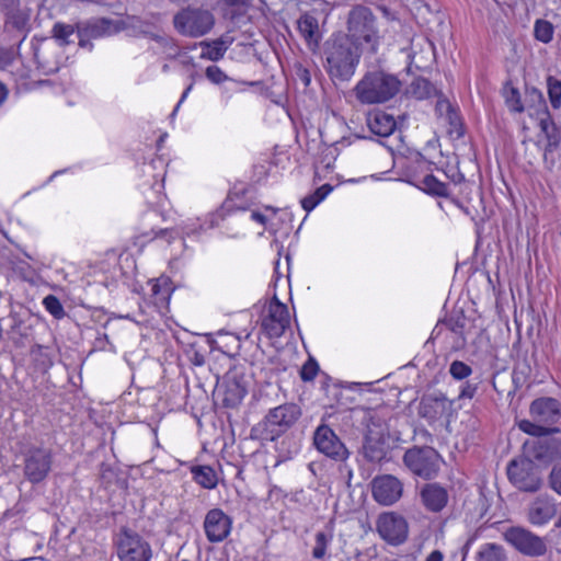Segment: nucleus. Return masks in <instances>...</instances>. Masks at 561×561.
<instances>
[{"label":"nucleus","instance_id":"nucleus-25","mask_svg":"<svg viewBox=\"0 0 561 561\" xmlns=\"http://www.w3.org/2000/svg\"><path fill=\"white\" fill-rule=\"evenodd\" d=\"M232 43L233 38L228 35L220 36L213 41H203L198 44L202 48L201 58L210 61H218L224 58Z\"/></svg>","mask_w":561,"mask_h":561},{"label":"nucleus","instance_id":"nucleus-57","mask_svg":"<svg viewBox=\"0 0 561 561\" xmlns=\"http://www.w3.org/2000/svg\"><path fill=\"white\" fill-rule=\"evenodd\" d=\"M478 533H476L473 536H471L466 543L463 545L461 551H462V558L465 559L469 552L470 546L473 542V540L477 538Z\"/></svg>","mask_w":561,"mask_h":561},{"label":"nucleus","instance_id":"nucleus-15","mask_svg":"<svg viewBox=\"0 0 561 561\" xmlns=\"http://www.w3.org/2000/svg\"><path fill=\"white\" fill-rule=\"evenodd\" d=\"M504 538L527 557H540L547 551L543 539L526 528H507Z\"/></svg>","mask_w":561,"mask_h":561},{"label":"nucleus","instance_id":"nucleus-38","mask_svg":"<svg viewBox=\"0 0 561 561\" xmlns=\"http://www.w3.org/2000/svg\"><path fill=\"white\" fill-rule=\"evenodd\" d=\"M232 519L220 508L210 510L203 526H231Z\"/></svg>","mask_w":561,"mask_h":561},{"label":"nucleus","instance_id":"nucleus-59","mask_svg":"<svg viewBox=\"0 0 561 561\" xmlns=\"http://www.w3.org/2000/svg\"><path fill=\"white\" fill-rule=\"evenodd\" d=\"M158 211L157 210H149L145 214L144 219L148 222L152 221L153 219L158 218Z\"/></svg>","mask_w":561,"mask_h":561},{"label":"nucleus","instance_id":"nucleus-11","mask_svg":"<svg viewBox=\"0 0 561 561\" xmlns=\"http://www.w3.org/2000/svg\"><path fill=\"white\" fill-rule=\"evenodd\" d=\"M507 477L516 488L527 492H536L542 482L538 467L527 455L508 463Z\"/></svg>","mask_w":561,"mask_h":561},{"label":"nucleus","instance_id":"nucleus-9","mask_svg":"<svg viewBox=\"0 0 561 561\" xmlns=\"http://www.w3.org/2000/svg\"><path fill=\"white\" fill-rule=\"evenodd\" d=\"M114 543L121 561H150L152 557L149 542L133 528H122Z\"/></svg>","mask_w":561,"mask_h":561},{"label":"nucleus","instance_id":"nucleus-62","mask_svg":"<svg viewBox=\"0 0 561 561\" xmlns=\"http://www.w3.org/2000/svg\"><path fill=\"white\" fill-rule=\"evenodd\" d=\"M194 364L195 365H203L204 364V357L202 355H195V358H194Z\"/></svg>","mask_w":561,"mask_h":561},{"label":"nucleus","instance_id":"nucleus-37","mask_svg":"<svg viewBox=\"0 0 561 561\" xmlns=\"http://www.w3.org/2000/svg\"><path fill=\"white\" fill-rule=\"evenodd\" d=\"M547 92L552 108L559 110L561 107V80L549 76L547 78Z\"/></svg>","mask_w":561,"mask_h":561},{"label":"nucleus","instance_id":"nucleus-49","mask_svg":"<svg viewBox=\"0 0 561 561\" xmlns=\"http://www.w3.org/2000/svg\"><path fill=\"white\" fill-rule=\"evenodd\" d=\"M550 488L559 495H561V465L552 468L549 476Z\"/></svg>","mask_w":561,"mask_h":561},{"label":"nucleus","instance_id":"nucleus-54","mask_svg":"<svg viewBox=\"0 0 561 561\" xmlns=\"http://www.w3.org/2000/svg\"><path fill=\"white\" fill-rule=\"evenodd\" d=\"M23 510V504L22 503H18L15 507L13 508H10L5 513H4V522H11V518L14 517L15 515L20 514Z\"/></svg>","mask_w":561,"mask_h":561},{"label":"nucleus","instance_id":"nucleus-4","mask_svg":"<svg viewBox=\"0 0 561 561\" xmlns=\"http://www.w3.org/2000/svg\"><path fill=\"white\" fill-rule=\"evenodd\" d=\"M401 89L397 76L383 70H373L364 75L354 88L355 96L362 104L385 103L394 98Z\"/></svg>","mask_w":561,"mask_h":561},{"label":"nucleus","instance_id":"nucleus-14","mask_svg":"<svg viewBox=\"0 0 561 561\" xmlns=\"http://www.w3.org/2000/svg\"><path fill=\"white\" fill-rule=\"evenodd\" d=\"M524 453L540 465L548 466L561 460V439L556 437H537L524 444Z\"/></svg>","mask_w":561,"mask_h":561},{"label":"nucleus","instance_id":"nucleus-27","mask_svg":"<svg viewBox=\"0 0 561 561\" xmlns=\"http://www.w3.org/2000/svg\"><path fill=\"white\" fill-rule=\"evenodd\" d=\"M298 31L301 37L306 41L310 49H316L319 46L321 34L317 18L311 14H304L299 18Z\"/></svg>","mask_w":561,"mask_h":561},{"label":"nucleus","instance_id":"nucleus-28","mask_svg":"<svg viewBox=\"0 0 561 561\" xmlns=\"http://www.w3.org/2000/svg\"><path fill=\"white\" fill-rule=\"evenodd\" d=\"M421 496L424 505L433 512L443 510L448 501L447 491L436 483L427 484L422 490Z\"/></svg>","mask_w":561,"mask_h":561},{"label":"nucleus","instance_id":"nucleus-43","mask_svg":"<svg viewBox=\"0 0 561 561\" xmlns=\"http://www.w3.org/2000/svg\"><path fill=\"white\" fill-rule=\"evenodd\" d=\"M154 41L165 49L167 58L172 59L178 56L179 48L172 38L164 35H154Z\"/></svg>","mask_w":561,"mask_h":561},{"label":"nucleus","instance_id":"nucleus-34","mask_svg":"<svg viewBox=\"0 0 561 561\" xmlns=\"http://www.w3.org/2000/svg\"><path fill=\"white\" fill-rule=\"evenodd\" d=\"M379 536L392 546H399L408 539V528H376Z\"/></svg>","mask_w":561,"mask_h":561},{"label":"nucleus","instance_id":"nucleus-17","mask_svg":"<svg viewBox=\"0 0 561 561\" xmlns=\"http://www.w3.org/2000/svg\"><path fill=\"white\" fill-rule=\"evenodd\" d=\"M300 410L296 404H282L272 409L265 417V427L272 437L287 431L299 417Z\"/></svg>","mask_w":561,"mask_h":561},{"label":"nucleus","instance_id":"nucleus-20","mask_svg":"<svg viewBox=\"0 0 561 561\" xmlns=\"http://www.w3.org/2000/svg\"><path fill=\"white\" fill-rule=\"evenodd\" d=\"M167 161L163 157L157 156L150 162L144 163L141 172L145 178H148L144 185H149L150 190L156 196L157 203L160 202L162 191L164 188Z\"/></svg>","mask_w":561,"mask_h":561},{"label":"nucleus","instance_id":"nucleus-3","mask_svg":"<svg viewBox=\"0 0 561 561\" xmlns=\"http://www.w3.org/2000/svg\"><path fill=\"white\" fill-rule=\"evenodd\" d=\"M354 46L370 54L377 53L381 36L377 26V18L363 4L354 5L346 20V33L342 34Z\"/></svg>","mask_w":561,"mask_h":561},{"label":"nucleus","instance_id":"nucleus-45","mask_svg":"<svg viewBox=\"0 0 561 561\" xmlns=\"http://www.w3.org/2000/svg\"><path fill=\"white\" fill-rule=\"evenodd\" d=\"M377 526H407V522L396 513H383L379 516Z\"/></svg>","mask_w":561,"mask_h":561},{"label":"nucleus","instance_id":"nucleus-29","mask_svg":"<svg viewBox=\"0 0 561 561\" xmlns=\"http://www.w3.org/2000/svg\"><path fill=\"white\" fill-rule=\"evenodd\" d=\"M211 347L228 356H236L241 347V337L234 333L219 331L211 341Z\"/></svg>","mask_w":561,"mask_h":561},{"label":"nucleus","instance_id":"nucleus-33","mask_svg":"<svg viewBox=\"0 0 561 561\" xmlns=\"http://www.w3.org/2000/svg\"><path fill=\"white\" fill-rule=\"evenodd\" d=\"M477 561H507V556L502 546L485 543L479 550Z\"/></svg>","mask_w":561,"mask_h":561},{"label":"nucleus","instance_id":"nucleus-40","mask_svg":"<svg viewBox=\"0 0 561 561\" xmlns=\"http://www.w3.org/2000/svg\"><path fill=\"white\" fill-rule=\"evenodd\" d=\"M433 85L431 82L423 78L415 79L411 84V93L419 100H424L431 96Z\"/></svg>","mask_w":561,"mask_h":561},{"label":"nucleus","instance_id":"nucleus-36","mask_svg":"<svg viewBox=\"0 0 561 561\" xmlns=\"http://www.w3.org/2000/svg\"><path fill=\"white\" fill-rule=\"evenodd\" d=\"M31 356H32L33 362L36 365V368L39 371L45 373L53 365V359L50 357V353L47 347L37 346V347L33 348Z\"/></svg>","mask_w":561,"mask_h":561},{"label":"nucleus","instance_id":"nucleus-31","mask_svg":"<svg viewBox=\"0 0 561 561\" xmlns=\"http://www.w3.org/2000/svg\"><path fill=\"white\" fill-rule=\"evenodd\" d=\"M416 186L427 194L436 196H447L449 187L446 183L437 180L434 175L427 174L422 178Z\"/></svg>","mask_w":561,"mask_h":561},{"label":"nucleus","instance_id":"nucleus-10","mask_svg":"<svg viewBox=\"0 0 561 561\" xmlns=\"http://www.w3.org/2000/svg\"><path fill=\"white\" fill-rule=\"evenodd\" d=\"M250 219L263 227L275 239L287 236L291 229V216L286 208L263 206L251 209Z\"/></svg>","mask_w":561,"mask_h":561},{"label":"nucleus","instance_id":"nucleus-35","mask_svg":"<svg viewBox=\"0 0 561 561\" xmlns=\"http://www.w3.org/2000/svg\"><path fill=\"white\" fill-rule=\"evenodd\" d=\"M554 27L551 22L538 19L534 25V36L538 42L549 44L553 38Z\"/></svg>","mask_w":561,"mask_h":561},{"label":"nucleus","instance_id":"nucleus-41","mask_svg":"<svg viewBox=\"0 0 561 561\" xmlns=\"http://www.w3.org/2000/svg\"><path fill=\"white\" fill-rule=\"evenodd\" d=\"M505 103L512 112L522 113L525 111L520 93L516 88L511 87L505 90Z\"/></svg>","mask_w":561,"mask_h":561},{"label":"nucleus","instance_id":"nucleus-2","mask_svg":"<svg viewBox=\"0 0 561 561\" xmlns=\"http://www.w3.org/2000/svg\"><path fill=\"white\" fill-rule=\"evenodd\" d=\"M364 51L342 34H333L324 45V68L332 80L350 81Z\"/></svg>","mask_w":561,"mask_h":561},{"label":"nucleus","instance_id":"nucleus-6","mask_svg":"<svg viewBox=\"0 0 561 561\" xmlns=\"http://www.w3.org/2000/svg\"><path fill=\"white\" fill-rule=\"evenodd\" d=\"M53 34L54 38L45 41L34 54L38 68L44 73H54L59 70L61 56L58 53L69 42V37L73 34V27L57 23L53 28Z\"/></svg>","mask_w":561,"mask_h":561},{"label":"nucleus","instance_id":"nucleus-53","mask_svg":"<svg viewBox=\"0 0 561 561\" xmlns=\"http://www.w3.org/2000/svg\"><path fill=\"white\" fill-rule=\"evenodd\" d=\"M193 87H194V83L192 82L191 84H188L186 87V89L183 91L179 102L176 103L171 116L174 117L179 111V108L181 107V105L183 104V102L187 99L188 94L191 93V91L193 90Z\"/></svg>","mask_w":561,"mask_h":561},{"label":"nucleus","instance_id":"nucleus-12","mask_svg":"<svg viewBox=\"0 0 561 561\" xmlns=\"http://www.w3.org/2000/svg\"><path fill=\"white\" fill-rule=\"evenodd\" d=\"M290 324V314L286 305L274 296L264 307L261 316V330L270 339L279 337Z\"/></svg>","mask_w":561,"mask_h":561},{"label":"nucleus","instance_id":"nucleus-55","mask_svg":"<svg viewBox=\"0 0 561 561\" xmlns=\"http://www.w3.org/2000/svg\"><path fill=\"white\" fill-rule=\"evenodd\" d=\"M10 61V54L0 49V69H4Z\"/></svg>","mask_w":561,"mask_h":561},{"label":"nucleus","instance_id":"nucleus-19","mask_svg":"<svg viewBox=\"0 0 561 561\" xmlns=\"http://www.w3.org/2000/svg\"><path fill=\"white\" fill-rule=\"evenodd\" d=\"M51 457L46 449L31 450L25 457L24 473L31 482H41L50 470Z\"/></svg>","mask_w":561,"mask_h":561},{"label":"nucleus","instance_id":"nucleus-16","mask_svg":"<svg viewBox=\"0 0 561 561\" xmlns=\"http://www.w3.org/2000/svg\"><path fill=\"white\" fill-rule=\"evenodd\" d=\"M313 443L321 454L335 461H343L348 457V451L344 444L327 425H321L317 428L313 436Z\"/></svg>","mask_w":561,"mask_h":561},{"label":"nucleus","instance_id":"nucleus-47","mask_svg":"<svg viewBox=\"0 0 561 561\" xmlns=\"http://www.w3.org/2000/svg\"><path fill=\"white\" fill-rule=\"evenodd\" d=\"M205 76L215 84H219L228 79L227 75L218 66H208Z\"/></svg>","mask_w":561,"mask_h":561},{"label":"nucleus","instance_id":"nucleus-5","mask_svg":"<svg viewBox=\"0 0 561 561\" xmlns=\"http://www.w3.org/2000/svg\"><path fill=\"white\" fill-rule=\"evenodd\" d=\"M530 420H522L518 428L531 436H548L559 432L554 425L561 417V405L557 399L542 397L534 400L529 407Z\"/></svg>","mask_w":561,"mask_h":561},{"label":"nucleus","instance_id":"nucleus-32","mask_svg":"<svg viewBox=\"0 0 561 561\" xmlns=\"http://www.w3.org/2000/svg\"><path fill=\"white\" fill-rule=\"evenodd\" d=\"M333 191V186L330 184H323L322 186L318 187L316 191H313L311 194L305 196L301 199V207L307 213H310L320 203H322L329 194Z\"/></svg>","mask_w":561,"mask_h":561},{"label":"nucleus","instance_id":"nucleus-61","mask_svg":"<svg viewBox=\"0 0 561 561\" xmlns=\"http://www.w3.org/2000/svg\"><path fill=\"white\" fill-rule=\"evenodd\" d=\"M449 119L450 124L454 125L455 127L459 125V117L454 111L449 112Z\"/></svg>","mask_w":561,"mask_h":561},{"label":"nucleus","instance_id":"nucleus-60","mask_svg":"<svg viewBox=\"0 0 561 561\" xmlns=\"http://www.w3.org/2000/svg\"><path fill=\"white\" fill-rule=\"evenodd\" d=\"M8 96V90L3 83L0 82V105L5 101Z\"/></svg>","mask_w":561,"mask_h":561},{"label":"nucleus","instance_id":"nucleus-42","mask_svg":"<svg viewBox=\"0 0 561 561\" xmlns=\"http://www.w3.org/2000/svg\"><path fill=\"white\" fill-rule=\"evenodd\" d=\"M332 534L318 531L316 534V545L312 549V557L314 559H322L325 554L327 546L332 540Z\"/></svg>","mask_w":561,"mask_h":561},{"label":"nucleus","instance_id":"nucleus-63","mask_svg":"<svg viewBox=\"0 0 561 561\" xmlns=\"http://www.w3.org/2000/svg\"><path fill=\"white\" fill-rule=\"evenodd\" d=\"M228 4H240V3H244L245 0H225Z\"/></svg>","mask_w":561,"mask_h":561},{"label":"nucleus","instance_id":"nucleus-64","mask_svg":"<svg viewBox=\"0 0 561 561\" xmlns=\"http://www.w3.org/2000/svg\"><path fill=\"white\" fill-rule=\"evenodd\" d=\"M139 33L145 34V33H146V31H145V30H142V28H140V30H139Z\"/></svg>","mask_w":561,"mask_h":561},{"label":"nucleus","instance_id":"nucleus-46","mask_svg":"<svg viewBox=\"0 0 561 561\" xmlns=\"http://www.w3.org/2000/svg\"><path fill=\"white\" fill-rule=\"evenodd\" d=\"M318 370V363L314 359L310 358L301 367L300 377L304 381H311L317 376Z\"/></svg>","mask_w":561,"mask_h":561},{"label":"nucleus","instance_id":"nucleus-18","mask_svg":"<svg viewBox=\"0 0 561 561\" xmlns=\"http://www.w3.org/2000/svg\"><path fill=\"white\" fill-rule=\"evenodd\" d=\"M401 481L390 474L379 476L373 480L374 499L382 505H391L402 495Z\"/></svg>","mask_w":561,"mask_h":561},{"label":"nucleus","instance_id":"nucleus-24","mask_svg":"<svg viewBox=\"0 0 561 561\" xmlns=\"http://www.w3.org/2000/svg\"><path fill=\"white\" fill-rule=\"evenodd\" d=\"M556 512V504L552 499L539 496L529 507V520L534 525H543L554 516Z\"/></svg>","mask_w":561,"mask_h":561},{"label":"nucleus","instance_id":"nucleus-7","mask_svg":"<svg viewBox=\"0 0 561 561\" xmlns=\"http://www.w3.org/2000/svg\"><path fill=\"white\" fill-rule=\"evenodd\" d=\"M173 23L181 35L197 38L213 30L215 16L207 9L186 8L174 15Z\"/></svg>","mask_w":561,"mask_h":561},{"label":"nucleus","instance_id":"nucleus-21","mask_svg":"<svg viewBox=\"0 0 561 561\" xmlns=\"http://www.w3.org/2000/svg\"><path fill=\"white\" fill-rule=\"evenodd\" d=\"M140 23L141 21L136 16L118 20L99 19L89 24L88 31L92 37H103L116 34L128 27H136Z\"/></svg>","mask_w":561,"mask_h":561},{"label":"nucleus","instance_id":"nucleus-23","mask_svg":"<svg viewBox=\"0 0 561 561\" xmlns=\"http://www.w3.org/2000/svg\"><path fill=\"white\" fill-rule=\"evenodd\" d=\"M222 394V402L228 408H234L241 403L247 394V388L241 380L234 376H227L218 387Z\"/></svg>","mask_w":561,"mask_h":561},{"label":"nucleus","instance_id":"nucleus-56","mask_svg":"<svg viewBox=\"0 0 561 561\" xmlns=\"http://www.w3.org/2000/svg\"><path fill=\"white\" fill-rule=\"evenodd\" d=\"M18 4V0H0V10L13 9Z\"/></svg>","mask_w":561,"mask_h":561},{"label":"nucleus","instance_id":"nucleus-52","mask_svg":"<svg viewBox=\"0 0 561 561\" xmlns=\"http://www.w3.org/2000/svg\"><path fill=\"white\" fill-rule=\"evenodd\" d=\"M333 160L334 159H329L328 161H325L324 159L322 161H320L319 163H317L314 165V173H316V176L317 178H321V168L325 169L327 171H331L333 169Z\"/></svg>","mask_w":561,"mask_h":561},{"label":"nucleus","instance_id":"nucleus-50","mask_svg":"<svg viewBox=\"0 0 561 561\" xmlns=\"http://www.w3.org/2000/svg\"><path fill=\"white\" fill-rule=\"evenodd\" d=\"M295 77L298 81H300L304 87H308L311 82L310 71L301 64L295 65Z\"/></svg>","mask_w":561,"mask_h":561},{"label":"nucleus","instance_id":"nucleus-30","mask_svg":"<svg viewBox=\"0 0 561 561\" xmlns=\"http://www.w3.org/2000/svg\"><path fill=\"white\" fill-rule=\"evenodd\" d=\"M194 481L204 489H215L218 483L215 470L209 466H195L192 468Z\"/></svg>","mask_w":561,"mask_h":561},{"label":"nucleus","instance_id":"nucleus-48","mask_svg":"<svg viewBox=\"0 0 561 561\" xmlns=\"http://www.w3.org/2000/svg\"><path fill=\"white\" fill-rule=\"evenodd\" d=\"M231 528H205L206 536L211 542H220L230 534Z\"/></svg>","mask_w":561,"mask_h":561},{"label":"nucleus","instance_id":"nucleus-8","mask_svg":"<svg viewBox=\"0 0 561 561\" xmlns=\"http://www.w3.org/2000/svg\"><path fill=\"white\" fill-rule=\"evenodd\" d=\"M527 95L533 102V105L527 107L528 114L537 121L541 134L547 139V150H552L561 140V131L550 115L541 91L534 88Z\"/></svg>","mask_w":561,"mask_h":561},{"label":"nucleus","instance_id":"nucleus-26","mask_svg":"<svg viewBox=\"0 0 561 561\" xmlns=\"http://www.w3.org/2000/svg\"><path fill=\"white\" fill-rule=\"evenodd\" d=\"M367 125L370 131L380 137L390 136L397 128L393 115L383 111H375L367 117Z\"/></svg>","mask_w":561,"mask_h":561},{"label":"nucleus","instance_id":"nucleus-39","mask_svg":"<svg viewBox=\"0 0 561 561\" xmlns=\"http://www.w3.org/2000/svg\"><path fill=\"white\" fill-rule=\"evenodd\" d=\"M43 306L45 310L57 320L62 319L66 314L60 300L54 295L46 296L43 299Z\"/></svg>","mask_w":561,"mask_h":561},{"label":"nucleus","instance_id":"nucleus-22","mask_svg":"<svg viewBox=\"0 0 561 561\" xmlns=\"http://www.w3.org/2000/svg\"><path fill=\"white\" fill-rule=\"evenodd\" d=\"M150 301L160 310L168 309L172 293L174 290L172 280L168 276H160L150 279L147 284Z\"/></svg>","mask_w":561,"mask_h":561},{"label":"nucleus","instance_id":"nucleus-13","mask_svg":"<svg viewBox=\"0 0 561 561\" xmlns=\"http://www.w3.org/2000/svg\"><path fill=\"white\" fill-rule=\"evenodd\" d=\"M403 461L414 474L424 479H432L437 474L442 459L435 449L424 447L407 450Z\"/></svg>","mask_w":561,"mask_h":561},{"label":"nucleus","instance_id":"nucleus-1","mask_svg":"<svg viewBox=\"0 0 561 561\" xmlns=\"http://www.w3.org/2000/svg\"><path fill=\"white\" fill-rule=\"evenodd\" d=\"M244 210H247L244 206L229 197L215 211L201 217L186 218L181 222L178 230H156L153 228L150 231L144 230L136 237L135 243L144 245L148 241H157L160 245H170L169 265L171 270H178L191 256L185 239L202 241L210 230L219 227L228 217Z\"/></svg>","mask_w":561,"mask_h":561},{"label":"nucleus","instance_id":"nucleus-44","mask_svg":"<svg viewBox=\"0 0 561 561\" xmlns=\"http://www.w3.org/2000/svg\"><path fill=\"white\" fill-rule=\"evenodd\" d=\"M449 373L455 379L462 380L471 375L472 369L466 363L455 360L450 364Z\"/></svg>","mask_w":561,"mask_h":561},{"label":"nucleus","instance_id":"nucleus-58","mask_svg":"<svg viewBox=\"0 0 561 561\" xmlns=\"http://www.w3.org/2000/svg\"><path fill=\"white\" fill-rule=\"evenodd\" d=\"M425 561H443V553L439 550L432 551Z\"/></svg>","mask_w":561,"mask_h":561},{"label":"nucleus","instance_id":"nucleus-51","mask_svg":"<svg viewBox=\"0 0 561 561\" xmlns=\"http://www.w3.org/2000/svg\"><path fill=\"white\" fill-rule=\"evenodd\" d=\"M477 385L469 381L465 382L460 387L459 398L460 399H472L477 392Z\"/></svg>","mask_w":561,"mask_h":561}]
</instances>
